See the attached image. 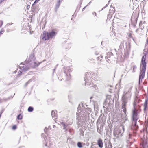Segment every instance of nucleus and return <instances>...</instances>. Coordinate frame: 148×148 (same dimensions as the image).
I'll return each mask as SVG.
<instances>
[{"label": "nucleus", "instance_id": "nucleus-41", "mask_svg": "<svg viewBox=\"0 0 148 148\" xmlns=\"http://www.w3.org/2000/svg\"><path fill=\"white\" fill-rule=\"evenodd\" d=\"M94 13L95 14V16H96V13L95 12H94Z\"/></svg>", "mask_w": 148, "mask_h": 148}, {"label": "nucleus", "instance_id": "nucleus-7", "mask_svg": "<svg viewBox=\"0 0 148 148\" xmlns=\"http://www.w3.org/2000/svg\"><path fill=\"white\" fill-rule=\"evenodd\" d=\"M72 71V69L70 67H66L64 71V73L66 74V79L67 80H69L71 79V75L70 73Z\"/></svg>", "mask_w": 148, "mask_h": 148}, {"label": "nucleus", "instance_id": "nucleus-20", "mask_svg": "<svg viewBox=\"0 0 148 148\" xmlns=\"http://www.w3.org/2000/svg\"><path fill=\"white\" fill-rule=\"evenodd\" d=\"M136 121L137 120L134 121V127L136 129H137L138 128V126L136 125Z\"/></svg>", "mask_w": 148, "mask_h": 148}, {"label": "nucleus", "instance_id": "nucleus-14", "mask_svg": "<svg viewBox=\"0 0 148 148\" xmlns=\"http://www.w3.org/2000/svg\"><path fill=\"white\" fill-rule=\"evenodd\" d=\"M60 123L62 125V126L63 127V129L64 130H65L66 129L67 126V125H69L67 123L65 124L64 122H61ZM72 123H71L69 125H71L72 124Z\"/></svg>", "mask_w": 148, "mask_h": 148}, {"label": "nucleus", "instance_id": "nucleus-45", "mask_svg": "<svg viewBox=\"0 0 148 148\" xmlns=\"http://www.w3.org/2000/svg\"><path fill=\"white\" fill-rule=\"evenodd\" d=\"M0 25H1V23H0Z\"/></svg>", "mask_w": 148, "mask_h": 148}, {"label": "nucleus", "instance_id": "nucleus-18", "mask_svg": "<svg viewBox=\"0 0 148 148\" xmlns=\"http://www.w3.org/2000/svg\"><path fill=\"white\" fill-rule=\"evenodd\" d=\"M40 1V0H36L35 1V2H34V3H33L32 5V10H35V9H34V5H35V4L38 2L39 1Z\"/></svg>", "mask_w": 148, "mask_h": 148}, {"label": "nucleus", "instance_id": "nucleus-42", "mask_svg": "<svg viewBox=\"0 0 148 148\" xmlns=\"http://www.w3.org/2000/svg\"><path fill=\"white\" fill-rule=\"evenodd\" d=\"M69 130V131H70V130H67H67H66V131H67V130Z\"/></svg>", "mask_w": 148, "mask_h": 148}, {"label": "nucleus", "instance_id": "nucleus-24", "mask_svg": "<svg viewBox=\"0 0 148 148\" xmlns=\"http://www.w3.org/2000/svg\"><path fill=\"white\" fill-rule=\"evenodd\" d=\"M77 145L79 148H81L82 147V145L81 143L80 142H78L77 143Z\"/></svg>", "mask_w": 148, "mask_h": 148}, {"label": "nucleus", "instance_id": "nucleus-5", "mask_svg": "<svg viewBox=\"0 0 148 148\" xmlns=\"http://www.w3.org/2000/svg\"><path fill=\"white\" fill-rule=\"evenodd\" d=\"M124 130L123 126L122 127L121 129H115L114 132V137L118 139H120L123 136Z\"/></svg>", "mask_w": 148, "mask_h": 148}, {"label": "nucleus", "instance_id": "nucleus-10", "mask_svg": "<svg viewBox=\"0 0 148 148\" xmlns=\"http://www.w3.org/2000/svg\"><path fill=\"white\" fill-rule=\"evenodd\" d=\"M48 33L50 38L51 39L56 35L57 32L56 30L53 29L52 30L49 32H48Z\"/></svg>", "mask_w": 148, "mask_h": 148}, {"label": "nucleus", "instance_id": "nucleus-32", "mask_svg": "<svg viewBox=\"0 0 148 148\" xmlns=\"http://www.w3.org/2000/svg\"><path fill=\"white\" fill-rule=\"evenodd\" d=\"M4 30L3 29H2L1 31H0V34H2V32H3Z\"/></svg>", "mask_w": 148, "mask_h": 148}, {"label": "nucleus", "instance_id": "nucleus-28", "mask_svg": "<svg viewBox=\"0 0 148 148\" xmlns=\"http://www.w3.org/2000/svg\"><path fill=\"white\" fill-rule=\"evenodd\" d=\"M90 3V2L87 5H86V6H85L82 9V11H83L86 8L87 6H88Z\"/></svg>", "mask_w": 148, "mask_h": 148}, {"label": "nucleus", "instance_id": "nucleus-12", "mask_svg": "<svg viewBox=\"0 0 148 148\" xmlns=\"http://www.w3.org/2000/svg\"><path fill=\"white\" fill-rule=\"evenodd\" d=\"M97 144L100 148L103 147V143L102 140L101 139H99L97 140Z\"/></svg>", "mask_w": 148, "mask_h": 148}, {"label": "nucleus", "instance_id": "nucleus-1", "mask_svg": "<svg viewBox=\"0 0 148 148\" xmlns=\"http://www.w3.org/2000/svg\"><path fill=\"white\" fill-rule=\"evenodd\" d=\"M35 58L33 55H30L29 58L27 59L26 62L29 63L31 66L35 68L38 66L40 64L39 62H36L35 61ZM20 68L21 70L23 71H26L28 70L29 68V64H23V66H20Z\"/></svg>", "mask_w": 148, "mask_h": 148}, {"label": "nucleus", "instance_id": "nucleus-21", "mask_svg": "<svg viewBox=\"0 0 148 148\" xmlns=\"http://www.w3.org/2000/svg\"><path fill=\"white\" fill-rule=\"evenodd\" d=\"M32 80L31 79L29 80L27 82L25 83V84L24 85V86L25 87H26L29 84L30 82H31L32 81Z\"/></svg>", "mask_w": 148, "mask_h": 148}, {"label": "nucleus", "instance_id": "nucleus-40", "mask_svg": "<svg viewBox=\"0 0 148 148\" xmlns=\"http://www.w3.org/2000/svg\"><path fill=\"white\" fill-rule=\"evenodd\" d=\"M100 57H101V58H102V56H99V58Z\"/></svg>", "mask_w": 148, "mask_h": 148}, {"label": "nucleus", "instance_id": "nucleus-29", "mask_svg": "<svg viewBox=\"0 0 148 148\" xmlns=\"http://www.w3.org/2000/svg\"><path fill=\"white\" fill-rule=\"evenodd\" d=\"M16 128V127L15 125L13 126L12 127V129L13 130H15Z\"/></svg>", "mask_w": 148, "mask_h": 148}, {"label": "nucleus", "instance_id": "nucleus-44", "mask_svg": "<svg viewBox=\"0 0 148 148\" xmlns=\"http://www.w3.org/2000/svg\"><path fill=\"white\" fill-rule=\"evenodd\" d=\"M50 127V126H49V127Z\"/></svg>", "mask_w": 148, "mask_h": 148}, {"label": "nucleus", "instance_id": "nucleus-4", "mask_svg": "<svg viewBox=\"0 0 148 148\" xmlns=\"http://www.w3.org/2000/svg\"><path fill=\"white\" fill-rule=\"evenodd\" d=\"M132 88V86L130 85L128 86L126 88L122 97L123 100L127 101L130 99L131 96V92Z\"/></svg>", "mask_w": 148, "mask_h": 148}, {"label": "nucleus", "instance_id": "nucleus-22", "mask_svg": "<svg viewBox=\"0 0 148 148\" xmlns=\"http://www.w3.org/2000/svg\"><path fill=\"white\" fill-rule=\"evenodd\" d=\"M124 43L125 44H126V42L125 41H123L122 42L120 45V47L121 48L124 47Z\"/></svg>", "mask_w": 148, "mask_h": 148}, {"label": "nucleus", "instance_id": "nucleus-35", "mask_svg": "<svg viewBox=\"0 0 148 148\" xmlns=\"http://www.w3.org/2000/svg\"><path fill=\"white\" fill-rule=\"evenodd\" d=\"M131 136V135L130 134L129 135V139L130 138Z\"/></svg>", "mask_w": 148, "mask_h": 148}, {"label": "nucleus", "instance_id": "nucleus-13", "mask_svg": "<svg viewBox=\"0 0 148 148\" xmlns=\"http://www.w3.org/2000/svg\"><path fill=\"white\" fill-rule=\"evenodd\" d=\"M148 98H147L145 100V102L144 103V110L145 111L146 110V109H147V105L148 104Z\"/></svg>", "mask_w": 148, "mask_h": 148}, {"label": "nucleus", "instance_id": "nucleus-33", "mask_svg": "<svg viewBox=\"0 0 148 148\" xmlns=\"http://www.w3.org/2000/svg\"><path fill=\"white\" fill-rule=\"evenodd\" d=\"M30 8V6L29 5H27V8L28 9H29Z\"/></svg>", "mask_w": 148, "mask_h": 148}, {"label": "nucleus", "instance_id": "nucleus-8", "mask_svg": "<svg viewBox=\"0 0 148 148\" xmlns=\"http://www.w3.org/2000/svg\"><path fill=\"white\" fill-rule=\"evenodd\" d=\"M123 103L122 104V108L123 109V111L124 113V116L125 117L127 116V113L126 109V107L127 106V100H123Z\"/></svg>", "mask_w": 148, "mask_h": 148}, {"label": "nucleus", "instance_id": "nucleus-15", "mask_svg": "<svg viewBox=\"0 0 148 148\" xmlns=\"http://www.w3.org/2000/svg\"><path fill=\"white\" fill-rule=\"evenodd\" d=\"M56 111H54V110H52L51 112V116L53 118L54 117H56L55 119H57V114L56 113Z\"/></svg>", "mask_w": 148, "mask_h": 148}, {"label": "nucleus", "instance_id": "nucleus-36", "mask_svg": "<svg viewBox=\"0 0 148 148\" xmlns=\"http://www.w3.org/2000/svg\"><path fill=\"white\" fill-rule=\"evenodd\" d=\"M45 146H48V145H47V144H45Z\"/></svg>", "mask_w": 148, "mask_h": 148}, {"label": "nucleus", "instance_id": "nucleus-16", "mask_svg": "<svg viewBox=\"0 0 148 148\" xmlns=\"http://www.w3.org/2000/svg\"><path fill=\"white\" fill-rule=\"evenodd\" d=\"M112 53H108L106 57V59H108V60H110V58L111 56H112Z\"/></svg>", "mask_w": 148, "mask_h": 148}, {"label": "nucleus", "instance_id": "nucleus-43", "mask_svg": "<svg viewBox=\"0 0 148 148\" xmlns=\"http://www.w3.org/2000/svg\"><path fill=\"white\" fill-rule=\"evenodd\" d=\"M55 69H54V71H55Z\"/></svg>", "mask_w": 148, "mask_h": 148}, {"label": "nucleus", "instance_id": "nucleus-25", "mask_svg": "<svg viewBox=\"0 0 148 148\" xmlns=\"http://www.w3.org/2000/svg\"><path fill=\"white\" fill-rule=\"evenodd\" d=\"M33 110V108L32 107H29L28 108V110L29 112H32Z\"/></svg>", "mask_w": 148, "mask_h": 148}, {"label": "nucleus", "instance_id": "nucleus-17", "mask_svg": "<svg viewBox=\"0 0 148 148\" xmlns=\"http://www.w3.org/2000/svg\"><path fill=\"white\" fill-rule=\"evenodd\" d=\"M83 110H84V112L86 113H88V116L90 114V112H91V110L90 108H87Z\"/></svg>", "mask_w": 148, "mask_h": 148}, {"label": "nucleus", "instance_id": "nucleus-19", "mask_svg": "<svg viewBox=\"0 0 148 148\" xmlns=\"http://www.w3.org/2000/svg\"><path fill=\"white\" fill-rule=\"evenodd\" d=\"M62 1V0H59L58 2L57 3L56 5V9H58L60 5V3Z\"/></svg>", "mask_w": 148, "mask_h": 148}, {"label": "nucleus", "instance_id": "nucleus-3", "mask_svg": "<svg viewBox=\"0 0 148 148\" xmlns=\"http://www.w3.org/2000/svg\"><path fill=\"white\" fill-rule=\"evenodd\" d=\"M146 56V53L145 52L142 58L141 62L140 73L139 77V83L142 82V79L144 78L145 76L146 66V63L145 62Z\"/></svg>", "mask_w": 148, "mask_h": 148}, {"label": "nucleus", "instance_id": "nucleus-9", "mask_svg": "<svg viewBox=\"0 0 148 148\" xmlns=\"http://www.w3.org/2000/svg\"><path fill=\"white\" fill-rule=\"evenodd\" d=\"M138 111L136 109H134L133 111L132 118L133 121L137 120L138 119V118L137 114Z\"/></svg>", "mask_w": 148, "mask_h": 148}, {"label": "nucleus", "instance_id": "nucleus-37", "mask_svg": "<svg viewBox=\"0 0 148 148\" xmlns=\"http://www.w3.org/2000/svg\"><path fill=\"white\" fill-rule=\"evenodd\" d=\"M92 98H93V97H91L90 98V99L91 100Z\"/></svg>", "mask_w": 148, "mask_h": 148}, {"label": "nucleus", "instance_id": "nucleus-27", "mask_svg": "<svg viewBox=\"0 0 148 148\" xmlns=\"http://www.w3.org/2000/svg\"><path fill=\"white\" fill-rule=\"evenodd\" d=\"M17 119H18L20 120L22 119V116L21 114H19L17 116Z\"/></svg>", "mask_w": 148, "mask_h": 148}, {"label": "nucleus", "instance_id": "nucleus-31", "mask_svg": "<svg viewBox=\"0 0 148 148\" xmlns=\"http://www.w3.org/2000/svg\"><path fill=\"white\" fill-rule=\"evenodd\" d=\"M93 87L94 88L96 89L97 88V87L96 85H93Z\"/></svg>", "mask_w": 148, "mask_h": 148}, {"label": "nucleus", "instance_id": "nucleus-6", "mask_svg": "<svg viewBox=\"0 0 148 148\" xmlns=\"http://www.w3.org/2000/svg\"><path fill=\"white\" fill-rule=\"evenodd\" d=\"M91 73H86V76L84 78L85 81V84L86 86H90L92 82V80L91 77Z\"/></svg>", "mask_w": 148, "mask_h": 148}, {"label": "nucleus", "instance_id": "nucleus-30", "mask_svg": "<svg viewBox=\"0 0 148 148\" xmlns=\"http://www.w3.org/2000/svg\"><path fill=\"white\" fill-rule=\"evenodd\" d=\"M0 23H1V25H0V27L3 24V22L2 21H0Z\"/></svg>", "mask_w": 148, "mask_h": 148}, {"label": "nucleus", "instance_id": "nucleus-38", "mask_svg": "<svg viewBox=\"0 0 148 148\" xmlns=\"http://www.w3.org/2000/svg\"><path fill=\"white\" fill-rule=\"evenodd\" d=\"M56 127V126L55 125H53V128H55V127Z\"/></svg>", "mask_w": 148, "mask_h": 148}, {"label": "nucleus", "instance_id": "nucleus-2", "mask_svg": "<svg viewBox=\"0 0 148 148\" xmlns=\"http://www.w3.org/2000/svg\"><path fill=\"white\" fill-rule=\"evenodd\" d=\"M76 115L77 124L78 126H80L83 125L82 123L87 117L88 113H86L84 110H81L80 108L78 107Z\"/></svg>", "mask_w": 148, "mask_h": 148}, {"label": "nucleus", "instance_id": "nucleus-11", "mask_svg": "<svg viewBox=\"0 0 148 148\" xmlns=\"http://www.w3.org/2000/svg\"><path fill=\"white\" fill-rule=\"evenodd\" d=\"M48 32H44L42 36V39L44 40H49L50 38Z\"/></svg>", "mask_w": 148, "mask_h": 148}, {"label": "nucleus", "instance_id": "nucleus-34", "mask_svg": "<svg viewBox=\"0 0 148 148\" xmlns=\"http://www.w3.org/2000/svg\"><path fill=\"white\" fill-rule=\"evenodd\" d=\"M47 129V128L46 127H45V129L44 130V131H45V132H46V130Z\"/></svg>", "mask_w": 148, "mask_h": 148}, {"label": "nucleus", "instance_id": "nucleus-39", "mask_svg": "<svg viewBox=\"0 0 148 148\" xmlns=\"http://www.w3.org/2000/svg\"><path fill=\"white\" fill-rule=\"evenodd\" d=\"M1 114H2V113H0V118L1 117Z\"/></svg>", "mask_w": 148, "mask_h": 148}, {"label": "nucleus", "instance_id": "nucleus-23", "mask_svg": "<svg viewBox=\"0 0 148 148\" xmlns=\"http://www.w3.org/2000/svg\"><path fill=\"white\" fill-rule=\"evenodd\" d=\"M9 99V98H7V99L3 98V99H1L0 98V103H2L3 101H6L7 100Z\"/></svg>", "mask_w": 148, "mask_h": 148}, {"label": "nucleus", "instance_id": "nucleus-26", "mask_svg": "<svg viewBox=\"0 0 148 148\" xmlns=\"http://www.w3.org/2000/svg\"><path fill=\"white\" fill-rule=\"evenodd\" d=\"M137 67L135 65L133 67V72H135L136 70V69Z\"/></svg>", "mask_w": 148, "mask_h": 148}]
</instances>
